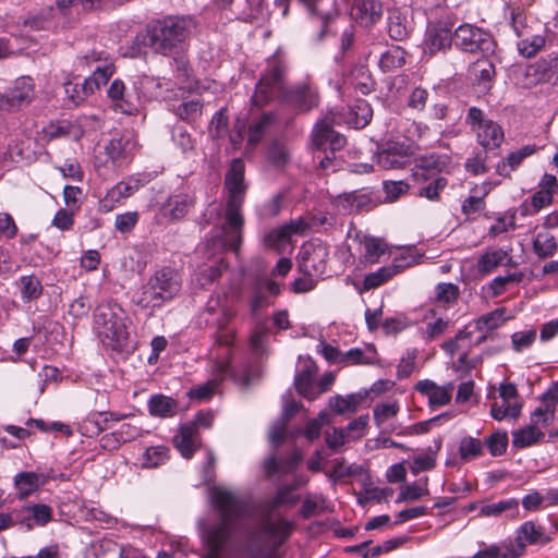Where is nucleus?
Segmentation results:
<instances>
[{
	"label": "nucleus",
	"mask_w": 558,
	"mask_h": 558,
	"mask_svg": "<svg viewBox=\"0 0 558 558\" xmlns=\"http://www.w3.org/2000/svg\"><path fill=\"white\" fill-rule=\"evenodd\" d=\"M544 437V433L536 426L530 424L525 427L512 432V446L523 449L539 442Z\"/></svg>",
	"instance_id": "33"
},
{
	"label": "nucleus",
	"mask_w": 558,
	"mask_h": 558,
	"mask_svg": "<svg viewBox=\"0 0 558 558\" xmlns=\"http://www.w3.org/2000/svg\"><path fill=\"white\" fill-rule=\"evenodd\" d=\"M453 390V384H448L447 386L439 387L432 392L428 401L430 405H446L451 400V392Z\"/></svg>",
	"instance_id": "63"
},
{
	"label": "nucleus",
	"mask_w": 558,
	"mask_h": 558,
	"mask_svg": "<svg viewBox=\"0 0 558 558\" xmlns=\"http://www.w3.org/2000/svg\"><path fill=\"white\" fill-rule=\"evenodd\" d=\"M281 292L280 284L272 280L256 279L253 287V295L250 300L251 314L256 315L257 312L269 305L268 296H277Z\"/></svg>",
	"instance_id": "17"
},
{
	"label": "nucleus",
	"mask_w": 558,
	"mask_h": 558,
	"mask_svg": "<svg viewBox=\"0 0 558 558\" xmlns=\"http://www.w3.org/2000/svg\"><path fill=\"white\" fill-rule=\"evenodd\" d=\"M173 442L184 458H191L199 446L196 424L189 423L181 426Z\"/></svg>",
	"instance_id": "20"
},
{
	"label": "nucleus",
	"mask_w": 558,
	"mask_h": 558,
	"mask_svg": "<svg viewBox=\"0 0 558 558\" xmlns=\"http://www.w3.org/2000/svg\"><path fill=\"white\" fill-rule=\"evenodd\" d=\"M436 296L439 302L450 304L457 301L459 296V288L453 283H438L436 287Z\"/></svg>",
	"instance_id": "61"
},
{
	"label": "nucleus",
	"mask_w": 558,
	"mask_h": 558,
	"mask_svg": "<svg viewBox=\"0 0 558 558\" xmlns=\"http://www.w3.org/2000/svg\"><path fill=\"white\" fill-rule=\"evenodd\" d=\"M328 256L329 251L325 244L307 242L301 247L299 268L305 276L320 278L326 272Z\"/></svg>",
	"instance_id": "10"
},
{
	"label": "nucleus",
	"mask_w": 558,
	"mask_h": 558,
	"mask_svg": "<svg viewBox=\"0 0 558 558\" xmlns=\"http://www.w3.org/2000/svg\"><path fill=\"white\" fill-rule=\"evenodd\" d=\"M315 375L316 368L312 365H307L299 372L294 378L296 391L308 400H315L318 397V392L314 384Z\"/></svg>",
	"instance_id": "25"
},
{
	"label": "nucleus",
	"mask_w": 558,
	"mask_h": 558,
	"mask_svg": "<svg viewBox=\"0 0 558 558\" xmlns=\"http://www.w3.org/2000/svg\"><path fill=\"white\" fill-rule=\"evenodd\" d=\"M138 221V214L136 211H129L116 217L114 227L121 233H126L133 230Z\"/></svg>",
	"instance_id": "62"
},
{
	"label": "nucleus",
	"mask_w": 558,
	"mask_h": 558,
	"mask_svg": "<svg viewBox=\"0 0 558 558\" xmlns=\"http://www.w3.org/2000/svg\"><path fill=\"white\" fill-rule=\"evenodd\" d=\"M459 454L463 461L475 459L483 454V445L474 437H463L459 445Z\"/></svg>",
	"instance_id": "50"
},
{
	"label": "nucleus",
	"mask_w": 558,
	"mask_h": 558,
	"mask_svg": "<svg viewBox=\"0 0 558 558\" xmlns=\"http://www.w3.org/2000/svg\"><path fill=\"white\" fill-rule=\"evenodd\" d=\"M452 35L451 28L445 24H435L428 26L424 40V56L434 57L439 52H445L451 48Z\"/></svg>",
	"instance_id": "13"
},
{
	"label": "nucleus",
	"mask_w": 558,
	"mask_h": 558,
	"mask_svg": "<svg viewBox=\"0 0 558 558\" xmlns=\"http://www.w3.org/2000/svg\"><path fill=\"white\" fill-rule=\"evenodd\" d=\"M428 494L427 477L407 484L400 492L397 502L414 501Z\"/></svg>",
	"instance_id": "48"
},
{
	"label": "nucleus",
	"mask_w": 558,
	"mask_h": 558,
	"mask_svg": "<svg viewBox=\"0 0 558 558\" xmlns=\"http://www.w3.org/2000/svg\"><path fill=\"white\" fill-rule=\"evenodd\" d=\"M535 339H536V330L529 329V330H524V331L514 332L511 336V343H512L513 349L517 352H521V351L527 349L529 347H531L532 343L535 341Z\"/></svg>",
	"instance_id": "60"
},
{
	"label": "nucleus",
	"mask_w": 558,
	"mask_h": 558,
	"mask_svg": "<svg viewBox=\"0 0 558 558\" xmlns=\"http://www.w3.org/2000/svg\"><path fill=\"white\" fill-rule=\"evenodd\" d=\"M538 150L536 145H526L512 151L508 157L497 165V172L500 175H510V172L518 169L522 161Z\"/></svg>",
	"instance_id": "27"
},
{
	"label": "nucleus",
	"mask_w": 558,
	"mask_h": 558,
	"mask_svg": "<svg viewBox=\"0 0 558 558\" xmlns=\"http://www.w3.org/2000/svg\"><path fill=\"white\" fill-rule=\"evenodd\" d=\"M507 252L504 250H495L484 253L477 260V270L481 274H489L499 265H501L507 257Z\"/></svg>",
	"instance_id": "47"
},
{
	"label": "nucleus",
	"mask_w": 558,
	"mask_h": 558,
	"mask_svg": "<svg viewBox=\"0 0 558 558\" xmlns=\"http://www.w3.org/2000/svg\"><path fill=\"white\" fill-rule=\"evenodd\" d=\"M558 400L554 396L545 395L542 403L531 414L530 425L541 428L548 426L555 420V412Z\"/></svg>",
	"instance_id": "23"
},
{
	"label": "nucleus",
	"mask_w": 558,
	"mask_h": 558,
	"mask_svg": "<svg viewBox=\"0 0 558 558\" xmlns=\"http://www.w3.org/2000/svg\"><path fill=\"white\" fill-rule=\"evenodd\" d=\"M155 287L163 302L171 300L181 289L179 274L171 268H162L153 276Z\"/></svg>",
	"instance_id": "18"
},
{
	"label": "nucleus",
	"mask_w": 558,
	"mask_h": 558,
	"mask_svg": "<svg viewBox=\"0 0 558 558\" xmlns=\"http://www.w3.org/2000/svg\"><path fill=\"white\" fill-rule=\"evenodd\" d=\"M333 116H325L319 120L312 133V143L317 149L329 148L333 154L345 145V137L332 129Z\"/></svg>",
	"instance_id": "12"
},
{
	"label": "nucleus",
	"mask_w": 558,
	"mask_h": 558,
	"mask_svg": "<svg viewBox=\"0 0 558 558\" xmlns=\"http://www.w3.org/2000/svg\"><path fill=\"white\" fill-rule=\"evenodd\" d=\"M519 501L514 498L500 500L496 504L485 505L481 508L480 514L483 517H499L507 511H514L512 518L518 515Z\"/></svg>",
	"instance_id": "46"
},
{
	"label": "nucleus",
	"mask_w": 558,
	"mask_h": 558,
	"mask_svg": "<svg viewBox=\"0 0 558 558\" xmlns=\"http://www.w3.org/2000/svg\"><path fill=\"white\" fill-rule=\"evenodd\" d=\"M502 315V310H496L492 313L483 315L476 320V328L481 331H489L497 329L504 323Z\"/></svg>",
	"instance_id": "55"
},
{
	"label": "nucleus",
	"mask_w": 558,
	"mask_h": 558,
	"mask_svg": "<svg viewBox=\"0 0 558 558\" xmlns=\"http://www.w3.org/2000/svg\"><path fill=\"white\" fill-rule=\"evenodd\" d=\"M407 52L400 46H391L381 53L378 65L383 72H391L405 63Z\"/></svg>",
	"instance_id": "35"
},
{
	"label": "nucleus",
	"mask_w": 558,
	"mask_h": 558,
	"mask_svg": "<svg viewBox=\"0 0 558 558\" xmlns=\"http://www.w3.org/2000/svg\"><path fill=\"white\" fill-rule=\"evenodd\" d=\"M203 104L198 99L183 101L173 108V112L178 118L187 123H194L201 118Z\"/></svg>",
	"instance_id": "43"
},
{
	"label": "nucleus",
	"mask_w": 558,
	"mask_h": 558,
	"mask_svg": "<svg viewBox=\"0 0 558 558\" xmlns=\"http://www.w3.org/2000/svg\"><path fill=\"white\" fill-rule=\"evenodd\" d=\"M276 122L277 116L275 113H263L259 119L254 121L248 128L247 145L255 147L276 124Z\"/></svg>",
	"instance_id": "26"
},
{
	"label": "nucleus",
	"mask_w": 558,
	"mask_h": 558,
	"mask_svg": "<svg viewBox=\"0 0 558 558\" xmlns=\"http://www.w3.org/2000/svg\"><path fill=\"white\" fill-rule=\"evenodd\" d=\"M409 263H400L398 259L389 266H384L378 270L368 274L364 278V288L366 290L375 289L389 280L395 275L399 274L404 267L409 266Z\"/></svg>",
	"instance_id": "24"
},
{
	"label": "nucleus",
	"mask_w": 558,
	"mask_h": 558,
	"mask_svg": "<svg viewBox=\"0 0 558 558\" xmlns=\"http://www.w3.org/2000/svg\"><path fill=\"white\" fill-rule=\"evenodd\" d=\"M510 25L518 37L530 35L538 23L535 22L521 7H509Z\"/></svg>",
	"instance_id": "28"
},
{
	"label": "nucleus",
	"mask_w": 558,
	"mask_h": 558,
	"mask_svg": "<svg viewBox=\"0 0 558 558\" xmlns=\"http://www.w3.org/2000/svg\"><path fill=\"white\" fill-rule=\"evenodd\" d=\"M466 123L476 131L477 142L484 148L494 149L504 142V132L500 125L493 120L485 119L481 109L471 107L466 116Z\"/></svg>",
	"instance_id": "9"
},
{
	"label": "nucleus",
	"mask_w": 558,
	"mask_h": 558,
	"mask_svg": "<svg viewBox=\"0 0 558 558\" xmlns=\"http://www.w3.org/2000/svg\"><path fill=\"white\" fill-rule=\"evenodd\" d=\"M293 530V523L286 519L264 520L259 526L260 541L265 548H252L241 558H281L278 548L287 542Z\"/></svg>",
	"instance_id": "6"
},
{
	"label": "nucleus",
	"mask_w": 558,
	"mask_h": 558,
	"mask_svg": "<svg viewBox=\"0 0 558 558\" xmlns=\"http://www.w3.org/2000/svg\"><path fill=\"white\" fill-rule=\"evenodd\" d=\"M492 456L502 454L508 446V435L506 432H497L490 435L485 441Z\"/></svg>",
	"instance_id": "58"
},
{
	"label": "nucleus",
	"mask_w": 558,
	"mask_h": 558,
	"mask_svg": "<svg viewBox=\"0 0 558 558\" xmlns=\"http://www.w3.org/2000/svg\"><path fill=\"white\" fill-rule=\"evenodd\" d=\"M267 159L275 167H282L289 159L284 146L278 142H272L267 149Z\"/></svg>",
	"instance_id": "59"
},
{
	"label": "nucleus",
	"mask_w": 558,
	"mask_h": 558,
	"mask_svg": "<svg viewBox=\"0 0 558 558\" xmlns=\"http://www.w3.org/2000/svg\"><path fill=\"white\" fill-rule=\"evenodd\" d=\"M409 184L404 181H385L383 190L385 192V202H396L401 195L407 194Z\"/></svg>",
	"instance_id": "54"
},
{
	"label": "nucleus",
	"mask_w": 558,
	"mask_h": 558,
	"mask_svg": "<svg viewBox=\"0 0 558 558\" xmlns=\"http://www.w3.org/2000/svg\"><path fill=\"white\" fill-rule=\"evenodd\" d=\"M456 46L469 53H488L494 51L495 43L485 29L472 24H462L454 31Z\"/></svg>",
	"instance_id": "8"
},
{
	"label": "nucleus",
	"mask_w": 558,
	"mask_h": 558,
	"mask_svg": "<svg viewBox=\"0 0 558 558\" xmlns=\"http://www.w3.org/2000/svg\"><path fill=\"white\" fill-rule=\"evenodd\" d=\"M108 74H102L99 70L94 71L93 74L85 78L82 84H65V93L69 98L76 105L84 101L95 90L99 89L102 85L107 84Z\"/></svg>",
	"instance_id": "14"
},
{
	"label": "nucleus",
	"mask_w": 558,
	"mask_h": 558,
	"mask_svg": "<svg viewBox=\"0 0 558 558\" xmlns=\"http://www.w3.org/2000/svg\"><path fill=\"white\" fill-rule=\"evenodd\" d=\"M549 542L550 537L545 534L544 526L526 521L518 527L515 538L505 545V558H519L524 555L527 545H545Z\"/></svg>",
	"instance_id": "7"
},
{
	"label": "nucleus",
	"mask_w": 558,
	"mask_h": 558,
	"mask_svg": "<svg viewBox=\"0 0 558 558\" xmlns=\"http://www.w3.org/2000/svg\"><path fill=\"white\" fill-rule=\"evenodd\" d=\"M94 329L104 347L121 352L129 345L128 316L116 302H104L94 311Z\"/></svg>",
	"instance_id": "5"
},
{
	"label": "nucleus",
	"mask_w": 558,
	"mask_h": 558,
	"mask_svg": "<svg viewBox=\"0 0 558 558\" xmlns=\"http://www.w3.org/2000/svg\"><path fill=\"white\" fill-rule=\"evenodd\" d=\"M447 185V180L441 177H437L432 179L427 185L423 186L418 196L425 197L429 201H438L440 191H442Z\"/></svg>",
	"instance_id": "56"
},
{
	"label": "nucleus",
	"mask_w": 558,
	"mask_h": 558,
	"mask_svg": "<svg viewBox=\"0 0 558 558\" xmlns=\"http://www.w3.org/2000/svg\"><path fill=\"white\" fill-rule=\"evenodd\" d=\"M245 165L242 159H233L225 175V190L227 192L223 223L213 238V245L222 250H230L239 254L243 239L244 217L242 206L247 192L245 182Z\"/></svg>",
	"instance_id": "2"
},
{
	"label": "nucleus",
	"mask_w": 558,
	"mask_h": 558,
	"mask_svg": "<svg viewBox=\"0 0 558 558\" xmlns=\"http://www.w3.org/2000/svg\"><path fill=\"white\" fill-rule=\"evenodd\" d=\"M361 243L364 246V253L361 257L362 263L376 264L379 258L385 254L387 245L380 238L364 235Z\"/></svg>",
	"instance_id": "32"
},
{
	"label": "nucleus",
	"mask_w": 558,
	"mask_h": 558,
	"mask_svg": "<svg viewBox=\"0 0 558 558\" xmlns=\"http://www.w3.org/2000/svg\"><path fill=\"white\" fill-rule=\"evenodd\" d=\"M287 64L279 53L267 60V66L256 84L252 102L263 107L279 99L299 111H308L318 106V94L308 83L286 87Z\"/></svg>",
	"instance_id": "1"
},
{
	"label": "nucleus",
	"mask_w": 558,
	"mask_h": 558,
	"mask_svg": "<svg viewBox=\"0 0 558 558\" xmlns=\"http://www.w3.org/2000/svg\"><path fill=\"white\" fill-rule=\"evenodd\" d=\"M136 190V185L128 182H119L112 186L100 202V207L104 211H110L116 204L122 199L130 197Z\"/></svg>",
	"instance_id": "29"
},
{
	"label": "nucleus",
	"mask_w": 558,
	"mask_h": 558,
	"mask_svg": "<svg viewBox=\"0 0 558 558\" xmlns=\"http://www.w3.org/2000/svg\"><path fill=\"white\" fill-rule=\"evenodd\" d=\"M399 412V405L393 403H379L374 408L373 415L375 424L383 427L389 420L395 417Z\"/></svg>",
	"instance_id": "53"
},
{
	"label": "nucleus",
	"mask_w": 558,
	"mask_h": 558,
	"mask_svg": "<svg viewBox=\"0 0 558 558\" xmlns=\"http://www.w3.org/2000/svg\"><path fill=\"white\" fill-rule=\"evenodd\" d=\"M472 73L478 83L490 82L496 74L495 65L489 59H478L472 65Z\"/></svg>",
	"instance_id": "52"
},
{
	"label": "nucleus",
	"mask_w": 558,
	"mask_h": 558,
	"mask_svg": "<svg viewBox=\"0 0 558 558\" xmlns=\"http://www.w3.org/2000/svg\"><path fill=\"white\" fill-rule=\"evenodd\" d=\"M178 402L163 395H154L148 400V411L153 416L171 417L177 413Z\"/></svg>",
	"instance_id": "31"
},
{
	"label": "nucleus",
	"mask_w": 558,
	"mask_h": 558,
	"mask_svg": "<svg viewBox=\"0 0 558 558\" xmlns=\"http://www.w3.org/2000/svg\"><path fill=\"white\" fill-rule=\"evenodd\" d=\"M195 198L190 194H175L170 196L161 207L163 216L172 220H180L194 206Z\"/></svg>",
	"instance_id": "21"
},
{
	"label": "nucleus",
	"mask_w": 558,
	"mask_h": 558,
	"mask_svg": "<svg viewBox=\"0 0 558 558\" xmlns=\"http://www.w3.org/2000/svg\"><path fill=\"white\" fill-rule=\"evenodd\" d=\"M388 34L393 40H404L410 34V27L407 19L402 16L398 11L390 13L388 19Z\"/></svg>",
	"instance_id": "44"
},
{
	"label": "nucleus",
	"mask_w": 558,
	"mask_h": 558,
	"mask_svg": "<svg viewBox=\"0 0 558 558\" xmlns=\"http://www.w3.org/2000/svg\"><path fill=\"white\" fill-rule=\"evenodd\" d=\"M411 147L408 145L391 143L380 150L376 160L384 169H398L404 167L410 158Z\"/></svg>",
	"instance_id": "16"
},
{
	"label": "nucleus",
	"mask_w": 558,
	"mask_h": 558,
	"mask_svg": "<svg viewBox=\"0 0 558 558\" xmlns=\"http://www.w3.org/2000/svg\"><path fill=\"white\" fill-rule=\"evenodd\" d=\"M168 460V448L163 446L150 447L143 456V466L157 468Z\"/></svg>",
	"instance_id": "51"
},
{
	"label": "nucleus",
	"mask_w": 558,
	"mask_h": 558,
	"mask_svg": "<svg viewBox=\"0 0 558 558\" xmlns=\"http://www.w3.org/2000/svg\"><path fill=\"white\" fill-rule=\"evenodd\" d=\"M22 300L31 302L38 299L43 293V286L40 280L34 276H22L17 282Z\"/></svg>",
	"instance_id": "42"
},
{
	"label": "nucleus",
	"mask_w": 558,
	"mask_h": 558,
	"mask_svg": "<svg viewBox=\"0 0 558 558\" xmlns=\"http://www.w3.org/2000/svg\"><path fill=\"white\" fill-rule=\"evenodd\" d=\"M371 203V197L365 193L350 192L337 197V206L344 211L352 213L365 208Z\"/></svg>",
	"instance_id": "36"
},
{
	"label": "nucleus",
	"mask_w": 558,
	"mask_h": 558,
	"mask_svg": "<svg viewBox=\"0 0 558 558\" xmlns=\"http://www.w3.org/2000/svg\"><path fill=\"white\" fill-rule=\"evenodd\" d=\"M153 277L133 295V302L142 308L160 306L163 301Z\"/></svg>",
	"instance_id": "30"
},
{
	"label": "nucleus",
	"mask_w": 558,
	"mask_h": 558,
	"mask_svg": "<svg viewBox=\"0 0 558 558\" xmlns=\"http://www.w3.org/2000/svg\"><path fill=\"white\" fill-rule=\"evenodd\" d=\"M196 23L192 16L168 15L151 21L144 31L134 38V45L149 47L155 53L174 56L183 50L185 41L190 38Z\"/></svg>",
	"instance_id": "3"
},
{
	"label": "nucleus",
	"mask_w": 558,
	"mask_h": 558,
	"mask_svg": "<svg viewBox=\"0 0 558 558\" xmlns=\"http://www.w3.org/2000/svg\"><path fill=\"white\" fill-rule=\"evenodd\" d=\"M362 400L363 396L360 393H351L347 397L335 396L329 399V407L338 414L354 413Z\"/></svg>",
	"instance_id": "39"
},
{
	"label": "nucleus",
	"mask_w": 558,
	"mask_h": 558,
	"mask_svg": "<svg viewBox=\"0 0 558 558\" xmlns=\"http://www.w3.org/2000/svg\"><path fill=\"white\" fill-rule=\"evenodd\" d=\"M234 316V313L231 310H225L222 313V318L219 320V329L217 333V343L221 345H230L234 339V332L232 330H226L227 324Z\"/></svg>",
	"instance_id": "57"
},
{
	"label": "nucleus",
	"mask_w": 558,
	"mask_h": 558,
	"mask_svg": "<svg viewBox=\"0 0 558 558\" xmlns=\"http://www.w3.org/2000/svg\"><path fill=\"white\" fill-rule=\"evenodd\" d=\"M133 146V143L129 138L119 136L109 141V143L105 146V151L107 156L112 160V162L116 163L119 160L125 158L130 154Z\"/></svg>",
	"instance_id": "41"
},
{
	"label": "nucleus",
	"mask_w": 558,
	"mask_h": 558,
	"mask_svg": "<svg viewBox=\"0 0 558 558\" xmlns=\"http://www.w3.org/2000/svg\"><path fill=\"white\" fill-rule=\"evenodd\" d=\"M94 71H99L105 74H108V80L113 74V65L109 59V54L105 51L90 50L84 56L77 57L76 59V68L85 69L93 68Z\"/></svg>",
	"instance_id": "22"
},
{
	"label": "nucleus",
	"mask_w": 558,
	"mask_h": 558,
	"mask_svg": "<svg viewBox=\"0 0 558 558\" xmlns=\"http://www.w3.org/2000/svg\"><path fill=\"white\" fill-rule=\"evenodd\" d=\"M353 113L355 114V118L353 119L352 123L356 129L366 126L372 119V109L365 101H360L356 105V111Z\"/></svg>",
	"instance_id": "64"
},
{
	"label": "nucleus",
	"mask_w": 558,
	"mask_h": 558,
	"mask_svg": "<svg viewBox=\"0 0 558 558\" xmlns=\"http://www.w3.org/2000/svg\"><path fill=\"white\" fill-rule=\"evenodd\" d=\"M304 228L305 223L302 220H292L267 233L264 238L265 244L271 248L280 250L290 241L292 234L302 232Z\"/></svg>",
	"instance_id": "19"
},
{
	"label": "nucleus",
	"mask_w": 558,
	"mask_h": 558,
	"mask_svg": "<svg viewBox=\"0 0 558 558\" xmlns=\"http://www.w3.org/2000/svg\"><path fill=\"white\" fill-rule=\"evenodd\" d=\"M521 413V404L514 401V403H504V400H495L490 408L492 416L501 421L506 417L517 418Z\"/></svg>",
	"instance_id": "49"
},
{
	"label": "nucleus",
	"mask_w": 558,
	"mask_h": 558,
	"mask_svg": "<svg viewBox=\"0 0 558 558\" xmlns=\"http://www.w3.org/2000/svg\"><path fill=\"white\" fill-rule=\"evenodd\" d=\"M553 201V194L547 190H539L531 197V203L524 202L520 206V213L522 216H530L538 213L542 208L549 205Z\"/></svg>",
	"instance_id": "45"
},
{
	"label": "nucleus",
	"mask_w": 558,
	"mask_h": 558,
	"mask_svg": "<svg viewBox=\"0 0 558 558\" xmlns=\"http://www.w3.org/2000/svg\"><path fill=\"white\" fill-rule=\"evenodd\" d=\"M557 250L556 238L548 231L538 232L533 240V251L539 258L550 257Z\"/></svg>",
	"instance_id": "37"
},
{
	"label": "nucleus",
	"mask_w": 558,
	"mask_h": 558,
	"mask_svg": "<svg viewBox=\"0 0 558 558\" xmlns=\"http://www.w3.org/2000/svg\"><path fill=\"white\" fill-rule=\"evenodd\" d=\"M108 97L116 112L132 114L137 110L136 95L128 92L121 80H114L108 88Z\"/></svg>",
	"instance_id": "15"
},
{
	"label": "nucleus",
	"mask_w": 558,
	"mask_h": 558,
	"mask_svg": "<svg viewBox=\"0 0 558 558\" xmlns=\"http://www.w3.org/2000/svg\"><path fill=\"white\" fill-rule=\"evenodd\" d=\"M307 10L310 16L322 25L319 36L323 37L327 32L328 24L337 16L336 10L323 11L319 9L322 0H299Z\"/></svg>",
	"instance_id": "34"
},
{
	"label": "nucleus",
	"mask_w": 558,
	"mask_h": 558,
	"mask_svg": "<svg viewBox=\"0 0 558 558\" xmlns=\"http://www.w3.org/2000/svg\"><path fill=\"white\" fill-rule=\"evenodd\" d=\"M14 484L19 498L24 499L39 487V475L34 472H21L15 475Z\"/></svg>",
	"instance_id": "40"
},
{
	"label": "nucleus",
	"mask_w": 558,
	"mask_h": 558,
	"mask_svg": "<svg viewBox=\"0 0 558 558\" xmlns=\"http://www.w3.org/2000/svg\"><path fill=\"white\" fill-rule=\"evenodd\" d=\"M520 38L517 44L518 51L525 58L534 57L546 43L545 37L541 34H535L534 31L530 35L520 36Z\"/></svg>",
	"instance_id": "38"
},
{
	"label": "nucleus",
	"mask_w": 558,
	"mask_h": 558,
	"mask_svg": "<svg viewBox=\"0 0 558 558\" xmlns=\"http://www.w3.org/2000/svg\"><path fill=\"white\" fill-rule=\"evenodd\" d=\"M35 98V84L31 76H21L12 88L0 94V111L15 112L28 106Z\"/></svg>",
	"instance_id": "11"
},
{
	"label": "nucleus",
	"mask_w": 558,
	"mask_h": 558,
	"mask_svg": "<svg viewBox=\"0 0 558 558\" xmlns=\"http://www.w3.org/2000/svg\"><path fill=\"white\" fill-rule=\"evenodd\" d=\"M211 501L220 512V520L204 532L207 553L202 558H221V554L232 539L235 521L250 514L247 501L228 489L214 488Z\"/></svg>",
	"instance_id": "4"
}]
</instances>
